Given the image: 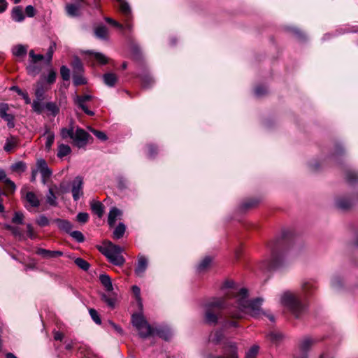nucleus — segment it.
I'll list each match as a JSON object with an SVG mask.
<instances>
[{
    "label": "nucleus",
    "instance_id": "c9c22d12",
    "mask_svg": "<svg viewBox=\"0 0 358 358\" xmlns=\"http://www.w3.org/2000/svg\"><path fill=\"white\" fill-rule=\"evenodd\" d=\"M95 35L99 38L106 40L108 38V29L106 26L101 25L99 26L95 29Z\"/></svg>",
    "mask_w": 358,
    "mask_h": 358
},
{
    "label": "nucleus",
    "instance_id": "4468645a",
    "mask_svg": "<svg viewBox=\"0 0 358 358\" xmlns=\"http://www.w3.org/2000/svg\"><path fill=\"white\" fill-rule=\"evenodd\" d=\"M148 265V259L143 256L140 255L138 257V261L136 263V266L134 270L135 274L138 277H143L144 273L145 272Z\"/></svg>",
    "mask_w": 358,
    "mask_h": 358
},
{
    "label": "nucleus",
    "instance_id": "7ed1b4c3",
    "mask_svg": "<svg viewBox=\"0 0 358 358\" xmlns=\"http://www.w3.org/2000/svg\"><path fill=\"white\" fill-rule=\"evenodd\" d=\"M204 308V321L210 325H215L217 323L219 317H221V310L227 309L228 314L229 310H233L232 308L228 306L227 301L222 298L211 299L205 303Z\"/></svg>",
    "mask_w": 358,
    "mask_h": 358
},
{
    "label": "nucleus",
    "instance_id": "6e6552de",
    "mask_svg": "<svg viewBox=\"0 0 358 358\" xmlns=\"http://www.w3.org/2000/svg\"><path fill=\"white\" fill-rule=\"evenodd\" d=\"M90 135L83 129L78 127L73 137V142L75 146L78 148H83L88 143Z\"/></svg>",
    "mask_w": 358,
    "mask_h": 358
},
{
    "label": "nucleus",
    "instance_id": "39448f33",
    "mask_svg": "<svg viewBox=\"0 0 358 358\" xmlns=\"http://www.w3.org/2000/svg\"><path fill=\"white\" fill-rule=\"evenodd\" d=\"M99 250L112 264L121 266L125 263V259L122 255L124 249L121 246L109 241L107 245L100 247Z\"/></svg>",
    "mask_w": 358,
    "mask_h": 358
},
{
    "label": "nucleus",
    "instance_id": "3c124183",
    "mask_svg": "<svg viewBox=\"0 0 358 358\" xmlns=\"http://www.w3.org/2000/svg\"><path fill=\"white\" fill-rule=\"evenodd\" d=\"M315 288V285L313 282H306L302 285V290L304 297L309 294V292Z\"/></svg>",
    "mask_w": 358,
    "mask_h": 358
},
{
    "label": "nucleus",
    "instance_id": "4be33fe9",
    "mask_svg": "<svg viewBox=\"0 0 358 358\" xmlns=\"http://www.w3.org/2000/svg\"><path fill=\"white\" fill-rule=\"evenodd\" d=\"M224 329L216 330L210 334L209 340L214 344H218L224 338Z\"/></svg>",
    "mask_w": 358,
    "mask_h": 358
},
{
    "label": "nucleus",
    "instance_id": "338daca9",
    "mask_svg": "<svg viewBox=\"0 0 358 358\" xmlns=\"http://www.w3.org/2000/svg\"><path fill=\"white\" fill-rule=\"evenodd\" d=\"M76 220L80 223L85 224L89 220V214L87 213H79L76 215Z\"/></svg>",
    "mask_w": 358,
    "mask_h": 358
},
{
    "label": "nucleus",
    "instance_id": "c85d7f7f",
    "mask_svg": "<svg viewBox=\"0 0 358 358\" xmlns=\"http://www.w3.org/2000/svg\"><path fill=\"white\" fill-rule=\"evenodd\" d=\"M80 5L69 3L66 6L67 14L71 17H76L79 15Z\"/></svg>",
    "mask_w": 358,
    "mask_h": 358
},
{
    "label": "nucleus",
    "instance_id": "2eb2a0df",
    "mask_svg": "<svg viewBox=\"0 0 358 358\" xmlns=\"http://www.w3.org/2000/svg\"><path fill=\"white\" fill-rule=\"evenodd\" d=\"M36 254L47 259L56 258L58 257H62L63 255V252L62 251L49 250L43 248H38L36 250Z\"/></svg>",
    "mask_w": 358,
    "mask_h": 358
},
{
    "label": "nucleus",
    "instance_id": "aec40b11",
    "mask_svg": "<svg viewBox=\"0 0 358 358\" xmlns=\"http://www.w3.org/2000/svg\"><path fill=\"white\" fill-rule=\"evenodd\" d=\"M138 334L139 336L143 338H145L151 335H152L155 332V329H153L151 326L148 323V322H145V324H143L141 327H140L138 329Z\"/></svg>",
    "mask_w": 358,
    "mask_h": 358
},
{
    "label": "nucleus",
    "instance_id": "423d86ee",
    "mask_svg": "<svg viewBox=\"0 0 358 358\" xmlns=\"http://www.w3.org/2000/svg\"><path fill=\"white\" fill-rule=\"evenodd\" d=\"M94 99V96L90 94L78 95L75 94L73 97L74 104L79 108H80L85 114L93 116L94 113L90 110L91 107L90 103Z\"/></svg>",
    "mask_w": 358,
    "mask_h": 358
},
{
    "label": "nucleus",
    "instance_id": "72a5a7b5",
    "mask_svg": "<svg viewBox=\"0 0 358 358\" xmlns=\"http://www.w3.org/2000/svg\"><path fill=\"white\" fill-rule=\"evenodd\" d=\"M26 200L32 207H38L40 205L39 199L33 192H28L27 193Z\"/></svg>",
    "mask_w": 358,
    "mask_h": 358
},
{
    "label": "nucleus",
    "instance_id": "79ce46f5",
    "mask_svg": "<svg viewBox=\"0 0 358 358\" xmlns=\"http://www.w3.org/2000/svg\"><path fill=\"white\" fill-rule=\"evenodd\" d=\"M74 262L77 266L85 271H88L90 267V264L86 260L80 257L76 258Z\"/></svg>",
    "mask_w": 358,
    "mask_h": 358
},
{
    "label": "nucleus",
    "instance_id": "f8f14e48",
    "mask_svg": "<svg viewBox=\"0 0 358 358\" xmlns=\"http://www.w3.org/2000/svg\"><path fill=\"white\" fill-rule=\"evenodd\" d=\"M36 166L38 171H39L41 174L42 182L45 184L47 180L51 177L52 171L48 167L46 161L43 159H39L37 160Z\"/></svg>",
    "mask_w": 358,
    "mask_h": 358
},
{
    "label": "nucleus",
    "instance_id": "f257e3e1",
    "mask_svg": "<svg viewBox=\"0 0 358 358\" xmlns=\"http://www.w3.org/2000/svg\"><path fill=\"white\" fill-rule=\"evenodd\" d=\"M263 301L262 298L248 300V289L241 288L236 303L232 307L233 310H229V315L233 318L239 319L243 317L244 313H247L254 317H260L266 315L261 308Z\"/></svg>",
    "mask_w": 358,
    "mask_h": 358
},
{
    "label": "nucleus",
    "instance_id": "de8ad7c7",
    "mask_svg": "<svg viewBox=\"0 0 358 358\" xmlns=\"http://www.w3.org/2000/svg\"><path fill=\"white\" fill-rule=\"evenodd\" d=\"M73 82L75 86L85 85L87 83L86 79L80 73H73Z\"/></svg>",
    "mask_w": 358,
    "mask_h": 358
},
{
    "label": "nucleus",
    "instance_id": "0eeeda50",
    "mask_svg": "<svg viewBox=\"0 0 358 358\" xmlns=\"http://www.w3.org/2000/svg\"><path fill=\"white\" fill-rule=\"evenodd\" d=\"M235 283L231 280H227L224 282L222 289H231L227 292L225 293L224 297H221L224 299L227 303H228V306L233 307L234 304L236 303V299L238 298L236 296L239 295L240 289H238L237 287H234Z\"/></svg>",
    "mask_w": 358,
    "mask_h": 358
},
{
    "label": "nucleus",
    "instance_id": "1a4fd4ad",
    "mask_svg": "<svg viewBox=\"0 0 358 358\" xmlns=\"http://www.w3.org/2000/svg\"><path fill=\"white\" fill-rule=\"evenodd\" d=\"M120 8V10L122 15L125 18L126 21V28L130 30L132 27L131 24L129 23V20L132 18V13L131 9L129 4L125 0H115Z\"/></svg>",
    "mask_w": 358,
    "mask_h": 358
},
{
    "label": "nucleus",
    "instance_id": "ea45409f",
    "mask_svg": "<svg viewBox=\"0 0 358 358\" xmlns=\"http://www.w3.org/2000/svg\"><path fill=\"white\" fill-rule=\"evenodd\" d=\"M71 66L74 73H80L83 71V65L78 57L73 59Z\"/></svg>",
    "mask_w": 358,
    "mask_h": 358
},
{
    "label": "nucleus",
    "instance_id": "f3484780",
    "mask_svg": "<svg viewBox=\"0 0 358 358\" xmlns=\"http://www.w3.org/2000/svg\"><path fill=\"white\" fill-rule=\"evenodd\" d=\"M155 332L165 341H169L172 336V331L168 327H159L155 329Z\"/></svg>",
    "mask_w": 358,
    "mask_h": 358
},
{
    "label": "nucleus",
    "instance_id": "bb28decb",
    "mask_svg": "<svg viewBox=\"0 0 358 358\" xmlns=\"http://www.w3.org/2000/svg\"><path fill=\"white\" fill-rule=\"evenodd\" d=\"M92 212L99 217H101L103 215V205L99 201H93L90 204Z\"/></svg>",
    "mask_w": 358,
    "mask_h": 358
},
{
    "label": "nucleus",
    "instance_id": "393cba45",
    "mask_svg": "<svg viewBox=\"0 0 358 358\" xmlns=\"http://www.w3.org/2000/svg\"><path fill=\"white\" fill-rule=\"evenodd\" d=\"M91 58L94 59L99 64L103 65L108 63V59L103 54L98 52L88 51Z\"/></svg>",
    "mask_w": 358,
    "mask_h": 358
},
{
    "label": "nucleus",
    "instance_id": "8fccbe9b",
    "mask_svg": "<svg viewBox=\"0 0 358 358\" xmlns=\"http://www.w3.org/2000/svg\"><path fill=\"white\" fill-rule=\"evenodd\" d=\"M26 164L21 161L12 164L10 166L13 171L24 172L26 170Z\"/></svg>",
    "mask_w": 358,
    "mask_h": 358
},
{
    "label": "nucleus",
    "instance_id": "6ab92c4d",
    "mask_svg": "<svg viewBox=\"0 0 358 358\" xmlns=\"http://www.w3.org/2000/svg\"><path fill=\"white\" fill-rule=\"evenodd\" d=\"M12 20L17 22H22L24 20V15L21 6H15L11 11Z\"/></svg>",
    "mask_w": 358,
    "mask_h": 358
},
{
    "label": "nucleus",
    "instance_id": "4d7b16f0",
    "mask_svg": "<svg viewBox=\"0 0 358 358\" xmlns=\"http://www.w3.org/2000/svg\"><path fill=\"white\" fill-rule=\"evenodd\" d=\"M60 74H61V76L62 78V79L64 80H69L70 79V70L69 69L64 66V65H62L60 68Z\"/></svg>",
    "mask_w": 358,
    "mask_h": 358
},
{
    "label": "nucleus",
    "instance_id": "4c0bfd02",
    "mask_svg": "<svg viewBox=\"0 0 358 358\" xmlns=\"http://www.w3.org/2000/svg\"><path fill=\"white\" fill-rule=\"evenodd\" d=\"M125 229V225L122 222H120L113 231V238L115 239L121 238L124 234Z\"/></svg>",
    "mask_w": 358,
    "mask_h": 358
},
{
    "label": "nucleus",
    "instance_id": "09e8293b",
    "mask_svg": "<svg viewBox=\"0 0 358 358\" xmlns=\"http://www.w3.org/2000/svg\"><path fill=\"white\" fill-rule=\"evenodd\" d=\"M56 43L55 41H52L50 47L48 49L47 53H46V59L48 63H50L52 59V56L54 54V52L56 49Z\"/></svg>",
    "mask_w": 358,
    "mask_h": 358
},
{
    "label": "nucleus",
    "instance_id": "bf43d9fd",
    "mask_svg": "<svg viewBox=\"0 0 358 358\" xmlns=\"http://www.w3.org/2000/svg\"><path fill=\"white\" fill-rule=\"evenodd\" d=\"M29 57L31 58V63L36 64V62L41 61L44 59V56L41 54H35L33 50L29 52Z\"/></svg>",
    "mask_w": 358,
    "mask_h": 358
},
{
    "label": "nucleus",
    "instance_id": "052dcab7",
    "mask_svg": "<svg viewBox=\"0 0 358 358\" xmlns=\"http://www.w3.org/2000/svg\"><path fill=\"white\" fill-rule=\"evenodd\" d=\"M24 215L21 212H15L13 218L12 222L15 224H23Z\"/></svg>",
    "mask_w": 358,
    "mask_h": 358
},
{
    "label": "nucleus",
    "instance_id": "2f4dec72",
    "mask_svg": "<svg viewBox=\"0 0 358 358\" xmlns=\"http://www.w3.org/2000/svg\"><path fill=\"white\" fill-rule=\"evenodd\" d=\"M132 324L138 330L141 326L146 322L147 321L144 319V317L138 313H135L132 315L131 317Z\"/></svg>",
    "mask_w": 358,
    "mask_h": 358
},
{
    "label": "nucleus",
    "instance_id": "37998d69",
    "mask_svg": "<svg viewBox=\"0 0 358 358\" xmlns=\"http://www.w3.org/2000/svg\"><path fill=\"white\" fill-rule=\"evenodd\" d=\"M345 178L349 184H354L358 180V174L355 171L349 170L346 172Z\"/></svg>",
    "mask_w": 358,
    "mask_h": 358
},
{
    "label": "nucleus",
    "instance_id": "5701e85b",
    "mask_svg": "<svg viewBox=\"0 0 358 358\" xmlns=\"http://www.w3.org/2000/svg\"><path fill=\"white\" fill-rule=\"evenodd\" d=\"M121 215V211L113 207L110 210L108 217V223L110 227L114 226L116 222V219L118 216Z\"/></svg>",
    "mask_w": 358,
    "mask_h": 358
},
{
    "label": "nucleus",
    "instance_id": "13d9d810",
    "mask_svg": "<svg viewBox=\"0 0 358 358\" xmlns=\"http://www.w3.org/2000/svg\"><path fill=\"white\" fill-rule=\"evenodd\" d=\"M267 337L269 340H271L272 342H278L282 338V335L280 332H270Z\"/></svg>",
    "mask_w": 358,
    "mask_h": 358
},
{
    "label": "nucleus",
    "instance_id": "49530a36",
    "mask_svg": "<svg viewBox=\"0 0 358 358\" xmlns=\"http://www.w3.org/2000/svg\"><path fill=\"white\" fill-rule=\"evenodd\" d=\"M259 347L257 345H252L246 352L245 358H256Z\"/></svg>",
    "mask_w": 358,
    "mask_h": 358
},
{
    "label": "nucleus",
    "instance_id": "a211bd4d",
    "mask_svg": "<svg viewBox=\"0 0 358 358\" xmlns=\"http://www.w3.org/2000/svg\"><path fill=\"white\" fill-rule=\"evenodd\" d=\"M99 281L103 286L104 289L107 292H112L113 290V286L112 284L110 277L106 273L100 274L99 277Z\"/></svg>",
    "mask_w": 358,
    "mask_h": 358
},
{
    "label": "nucleus",
    "instance_id": "412c9836",
    "mask_svg": "<svg viewBox=\"0 0 358 358\" xmlns=\"http://www.w3.org/2000/svg\"><path fill=\"white\" fill-rule=\"evenodd\" d=\"M57 193L55 187H50L46 195L47 203L52 206H57Z\"/></svg>",
    "mask_w": 358,
    "mask_h": 358
},
{
    "label": "nucleus",
    "instance_id": "ddd939ff",
    "mask_svg": "<svg viewBox=\"0 0 358 358\" xmlns=\"http://www.w3.org/2000/svg\"><path fill=\"white\" fill-rule=\"evenodd\" d=\"M8 109L9 106L8 103H0V117L7 122V125L9 128H13L15 127V117L13 114L7 113Z\"/></svg>",
    "mask_w": 358,
    "mask_h": 358
},
{
    "label": "nucleus",
    "instance_id": "9b49d317",
    "mask_svg": "<svg viewBox=\"0 0 358 358\" xmlns=\"http://www.w3.org/2000/svg\"><path fill=\"white\" fill-rule=\"evenodd\" d=\"M83 180L80 176H77L74 178L72 182L71 192L73 199L75 201H77L83 195Z\"/></svg>",
    "mask_w": 358,
    "mask_h": 358
},
{
    "label": "nucleus",
    "instance_id": "0e129e2a",
    "mask_svg": "<svg viewBox=\"0 0 358 358\" xmlns=\"http://www.w3.org/2000/svg\"><path fill=\"white\" fill-rule=\"evenodd\" d=\"M36 223L40 227H43L48 226L50 224V221L46 216H45L44 215H41L37 218Z\"/></svg>",
    "mask_w": 358,
    "mask_h": 358
},
{
    "label": "nucleus",
    "instance_id": "9d476101",
    "mask_svg": "<svg viewBox=\"0 0 358 358\" xmlns=\"http://www.w3.org/2000/svg\"><path fill=\"white\" fill-rule=\"evenodd\" d=\"M317 340L310 336L303 338L299 343V352L301 357H307L308 352Z\"/></svg>",
    "mask_w": 358,
    "mask_h": 358
},
{
    "label": "nucleus",
    "instance_id": "f704fd0d",
    "mask_svg": "<svg viewBox=\"0 0 358 358\" xmlns=\"http://www.w3.org/2000/svg\"><path fill=\"white\" fill-rule=\"evenodd\" d=\"M71 152V149L69 145L66 144H60L58 145L57 157L63 158Z\"/></svg>",
    "mask_w": 358,
    "mask_h": 358
},
{
    "label": "nucleus",
    "instance_id": "a18cd8bd",
    "mask_svg": "<svg viewBox=\"0 0 358 358\" xmlns=\"http://www.w3.org/2000/svg\"><path fill=\"white\" fill-rule=\"evenodd\" d=\"M32 110L37 114H41L45 105L43 104L42 101L34 100L31 103Z\"/></svg>",
    "mask_w": 358,
    "mask_h": 358
},
{
    "label": "nucleus",
    "instance_id": "20e7f679",
    "mask_svg": "<svg viewBox=\"0 0 358 358\" xmlns=\"http://www.w3.org/2000/svg\"><path fill=\"white\" fill-rule=\"evenodd\" d=\"M280 303L287 308L296 318H299L305 310L303 296L299 292L285 291L280 296Z\"/></svg>",
    "mask_w": 358,
    "mask_h": 358
},
{
    "label": "nucleus",
    "instance_id": "7c9ffc66",
    "mask_svg": "<svg viewBox=\"0 0 358 358\" xmlns=\"http://www.w3.org/2000/svg\"><path fill=\"white\" fill-rule=\"evenodd\" d=\"M212 258L209 256L204 257L197 265L196 270L199 273L206 271L210 265Z\"/></svg>",
    "mask_w": 358,
    "mask_h": 358
},
{
    "label": "nucleus",
    "instance_id": "a19ab883",
    "mask_svg": "<svg viewBox=\"0 0 358 358\" xmlns=\"http://www.w3.org/2000/svg\"><path fill=\"white\" fill-rule=\"evenodd\" d=\"M10 90L16 92L18 95L21 96L27 104L31 103V99L27 92H23L17 86H12Z\"/></svg>",
    "mask_w": 358,
    "mask_h": 358
},
{
    "label": "nucleus",
    "instance_id": "5fc2aeb1",
    "mask_svg": "<svg viewBox=\"0 0 358 358\" xmlns=\"http://www.w3.org/2000/svg\"><path fill=\"white\" fill-rule=\"evenodd\" d=\"M101 299L110 308H114L115 305V299L114 298L109 297L106 294H101Z\"/></svg>",
    "mask_w": 358,
    "mask_h": 358
},
{
    "label": "nucleus",
    "instance_id": "473e14b6",
    "mask_svg": "<svg viewBox=\"0 0 358 358\" xmlns=\"http://www.w3.org/2000/svg\"><path fill=\"white\" fill-rule=\"evenodd\" d=\"M43 135H47L46 141L45 143V149L50 150L55 141V134L50 131L48 128H46Z\"/></svg>",
    "mask_w": 358,
    "mask_h": 358
},
{
    "label": "nucleus",
    "instance_id": "69168bd1",
    "mask_svg": "<svg viewBox=\"0 0 358 358\" xmlns=\"http://www.w3.org/2000/svg\"><path fill=\"white\" fill-rule=\"evenodd\" d=\"M90 131L97 138L101 141H105L108 139L106 134L103 131H98L94 129H92Z\"/></svg>",
    "mask_w": 358,
    "mask_h": 358
},
{
    "label": "nucleus",
    "instance_id": "a878e982",
    "mask_svg": "<svg viewBox=\"0 0 358 358\" xmlns=\"http://www.w3.org/2000/svg\"><path fill=\"white\" fill-rule=\"evenodd\" d=\"M27 46L22 44L15 45L12 48V53L17 57H23L27 55Z\"/></svg>",
    "mask_w": 358,
    "mask_h": 358
},
{
    "label": "nucleus",
    "instance_id": "774afa93",
    "mask_svg": "<svg viewBox=\"0 0 358 358\" xmlns=\"http://www.w3.org/2000/svg\"><path fill=\"white\" fill-rule=\"evenodd\" d=\"M267 93V89L262 85H258L255 89V94L257 97L264 96Z\"/></svg>",
    "mask_w": 358,
    "mask_h": 358
},
{
    "label": "nucleus",
    "instance_id": "c756f323",
    "mask_svg": "<svg viewBox=\"0 0 358 358\" xmlns=\"http://www.w3.org/2000/svg\"><path fill=\"white\" fill-rule=\"evenodd\" d=\"M141 84L143 88H149L154 84L155 81L149 73H143L140 76Z\"/></svg>",
    "mask_w": 358,
    "mask_h": 358
},
{
    "label": "nucleus",
    "instance_id": "e433bc0d",
    "mask_svg": "<svg viewBox=\"0 0 358 358\" xmlns=\"http://www.w3.org/2000/svg\"><path fill=\"white\" fill-rule=\"evenodd\" d=\"M130 49L133 58L136 60H141L142 55L138 45L132 42L130 45Z\"/></svg>",
    "mask_w": 358,
    "mask_h": 358
},
{
    "label": "nucleus",
    "instance_id": "dca6fc26",
    "mask_svg": "<svg viewBox=\"0 0 358 358\" xmlns=\"http://www.w3.org/2000/svg\"><path fill=\"white\" fill-rule=\"evenodd\" d=\"M53 222H55L57 225L58 228L61 231H63L68 234L71 233L73 229L72 223L67 220L56 218L53 220Z\"/></svg>",
    "mask_w": 358,
    "mask_h": 358
},
{
    "label": "nucleus",
    "instance_id": "cd10ccee",
    "mask_svg": "<svg viewBox=\"0 0 358 358\" xmlns=\"http://www.w3.org/2000/svg\"><path fill=\"white\" fill-rule=\"evenodd\" d=\"M104 83L109 87H114L117 80V77L113 73H107L103 76Z\"/></svg>",
    "mask_w": 358,
    "mask_h": 358
},
{
    "label": "nucleus",
    "instance_id": "e2e57ef3",
    "mask_svg": "<svg viewBox=\"0 0 358 358\" xmlns=\"http://www.w3.org/2000/svg\"><path fill=\"white\" fill-rule=\"evenodd\" d=\"M44 94H45V92H44L43 87L42 85L38 86L36 89V91H35V96H36L35 100L43 101L44 100Z\"/></svg>",
    "mask_w": 358,
    "mask_h": 358
},
{
    "label": "nucleus",
    "instance_id": "c03bdc74",
    "mask_svg": "<svg viewBox=\"0 0 358 358\" xmlns=\"http://www.w3.org/2000/svg\"><path fill=\"white\" fill-rule=\"evenodd\" d=\"M73 134H74V131H73V128L72 127L70 128L64 127V128H62L60 130V135L63 139H66L67 138H70L73 139Z\"/></svg>",
    "mask_w": 358,
    "mask_h": 358
},
{
    "label": "nucleus",
    "instance_id": "603ef678",
    "mask_svg": "<svg viewBox=\"0 0 358 358\" xmlns=\"http://www.w3.org/2000/svg\"><path fill=\"white\" fill-rule=\"evenodd\" d=\"M75 241L78 243H83L85 241V237L82 232L80 231H72L69 234Z\"/></svg>",
    "mask_w": 358,
    "mask_h": 358
},
{
    "label": "nucleus",
    "instance_id": "680f3d73",
    "mask_svg": "<svg viewBox=\"0 0 358 358\" xmlns=\"http://www.w3.org/2000/svg\"><path fill=\"white\" fill-rule=\"evenodd\" d=\"M54 187L57 195L67 193L69 190V187L64 183H61L59 187H57V185H54Z\"/></svg>",
    "mask_w": 358,
    "mask_h": 358
},
{
    "label": "nucleus",
    "instance_id": "f03ea898",
    "mask_svg": "<svg viewBox=\"0 0 358 358\" xmlns=\"http://www.w3.org/2000/svg\"><path fill=\"white\" fill-rule=\"evenodd\" d=\"M271 257L262 262L260 266L264 271H272L279 268L283 263L284 255L288 248V239L286 234L277 238L268 244Z\"/></svg>",
    "mask_w": 358,
    "mask_h": 358
},
{
    "label": "nucleus",
    "instance_id": "864d4df0",
    "mask_svg": "<svg viewBox=\"0 0 358 358\" xmlns=\"http://www.w3.org/2000/svg\"><path fill=\"white\" fill-rule=\"evenodd\" d=\"M258 203V201L256 199H249L246 201H244L241 205V208L243 210H248L249 208H251L254 206H255Z\"/></svg>",
    "mask_w": 358,
    "mask_h": 358
},
{
    "label": "nucleus",
    "instance_id": "58836bf2",
    "mask_svg": "<svg viewBox=\"0 0 358 358\" xmlns=\"http://www.w3.org/2000/svg\"><path fill=\"white\" fill-rule=\"evenodd\" d=\"M336 205L341 210H347L352 206V202L346 199H339L336 200Z\"/></svg>",
    "mask_w": 358,
    "mask_h": 358
},
{
    "label": "nucleus",
    "instance_id": "b1692460",
    "mask_svg": "<svg viewBox=\"0 0 358 358\" xmlns=\"http://www.w3.org/2000/svg\"><path fill=\"white\" fill-rule=\"evenodd\" d=\"M45 108L48 112V115L53 117H55L59 113V107L55 102H47L45 104Z\"/></svg>",
    "mask_w": 358,
    "mask_h": 358
},
{
    "label": "nucleus",
    "instance_id": "6e6d98bb",
    "mask_svg": "<svg viewBox=\"0 0 358 358\" xmlns=\"http://www.w3.org/2000/svg\"><path fill=\"white\" fill-rule=\"evenodd\" d=\"M89 313L91 318L96 324H101V320L98 314L97 311L94 308L89 309Z\"/></svg>",
    "mask_w": 358,
    "mask_h": 358
}]
</instances>
